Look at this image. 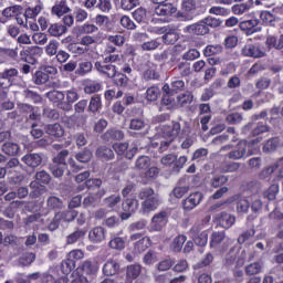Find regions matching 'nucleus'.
<instances>
[{"instance_id":"1","label":"nucleus","mask_w":283,"mask_h":283,"mask_svg":"<svg viewBox=\"0 0 283 283\" xmlns=\"http://www.w3.org/2000/svg\"><path fill=\"white\" fill-rule=\"evenodd\" d=\"M138 198L139 200H144L142 202V209L145 213L156 211L160 205V198L153 188L142 189L138 193Z\"/></svg>"},{"instance_id":"2","label":"nucleus","mask_w":283,"mask_h":283,"mask_svg":"<svg viewBox=\"0 0 283 283\" xmlns=\"http://www.w3.org/2000/svg\"><path fill=\"white\" fill-rule=\"evenodd\" d=\"M161 138L166 140H160L159 154H164L169 149L172 140L178 138L180 134V123H172L171 125H164L160 129Z\"/></svg>"},{"instance_id":"3","label":"nucleus","mask_w":283,"mask_h":283,"mask_svg":"<svg viewBox=\"0 0 283 283\" xmlns=\"http://www.w3.org/2000/svg\"><path fill=\"white\" fill-rule=\"evenodd\" d=\"M46 98H49V101L53 103L57 109L65 112V93L62 91L53 90L46 93Z\"/></svg>"},{"instance_id":"4","label":"nucleus","mask_w":283,"mask_h":283,"mask_svg":"<svg viewBox=\"0 0 283 283\" xmlns=\"http://www.w3.org/2000/svg\"><path fill=\"white\" fill-rule=\"evenodd\" d=\"M123 213L120 214L122 220H129L132 213H136L138 210V199L128 198L123 202Z\"/></svg>"},{"instance_id":"5","label":"nucleus","mask_w":283,"mask_h":283,"mask_svg":"<svg viewBox=\"0 0 283 283\" xmlns=\"http://www.w3.org/2000/svg\"><path fill=\"white\" fill-rule=\"evenodd\" d=\"M169 216L166 211H161L155 214L150 222V231H163L164 227L167 224Z\"/></svg>"},{"instance_id":"6","label":"nucleus","mask_w":283,"mask_h":283,"mask_svg":"<svg viewBox=\"0 0 283 283\" xmlns=\"http://www.w3.org/2000/svg\"><path fill=\"white\" fill-rule=\"evenodd\" d=\"M95 70H97L99 74H103L107 78H114V76H116V73L118 72L116 70V65L105 62H95Z\"/></svg>"},{"instance_id":"7","label":"nucleus","mask_w":283,"mask_h":283,"mask_svg":"<svg viewBox=\"0 0 283 283\" xmlns=\"http://www.w3.org/2000/svg\"><path fill=\"white\" fill-rule=\"evenodd\" d=\"M202 198H205L202 192H193L189 195V197L182 201L185 211H191L192 209H196V207L202 202Z\"/></svg>"},{"instance_id":"8","label":"nucleus","mask_w":283,"mask_h":283,"mask_svg":"<svg viewBox=\"0 0 283 283\" xmlns=\"http://www.w3.org/2000/svg\"><path fill=\"white\" fill-rule=\"evenodd\" d=\"M249 147V143L247 140H240L237 145V149L231 150L227 158L230 160H241V158H244L247 156V148Z\"/></svg>"},{"instance_id":"9","label":"nucleus","mask_w":283,"mask_h":283,"mask_svg":"<svg viewBox=\"0 0 283 283\" xmlns=\"http://www.w3.org/2000/svg\"><path fill=\"white\" fill-rule=\"evenodd\" d=\"M216 220L223 229H231V227L235 224V216L227 211L216 214Z\"/></svg>"},{"instance_id":"10","label":"nucleus","mask_w":283,"mask_h":283,"mask_svg":"<svg viewBox=\"0 0 283 283\" xmlns=\"http://www.w3.org/2000/svg\"><path fill=\"white\" fill-rule=\"evenodd\" d=\"M116 46L109 43L106 44L102 54L104 63H118V61H120V54L116 53Z\"/></svg>"},{"instance_id":"11","label":"nucleus","mask_w":283,"mask_h":283,"mask_svg":"<svg viewBox=\"0 0 283 283\" xmlns=\"http://www.w3.org/2000/svg\"><path fill=\"white\" fill-rule=\"evenodd\" d=\"M185 32H188V34H197L198 36H205V34H209V28H207L205 20H201L197 23L186 27Z\"/></svg>"},{"instance_id":"12","label":"nucleus","mask_w":283,"mask_h":283,"mask_svg":"<svg viewBox=\"0 0 283 283\" xmlns=\"http://www.w3.org/2000/svg\"><path fill=\"white\" fill-rule=\"evenodd\" d=\"M243 56H251L252 59H262L264 56V51L260 44H247L242 49Z\"/></svg>"},{"instance_id":"13","label":"nucleus","mask_w":283,"mask_h":283,"mask_svg":"<svg viewBox=\"0 0 283 283\" xmlns=\"http://www.w3.org/2000/svg\"><path fill=\"white\" fill-rule=\"evenodd\" d=\"M22 163H24L27 167H31V169H36V167L41 166V163H43V156L36 153L27 154L22 157Z\"/></svg>"},{"instance_id":"14","label":"nucleus","mask_w":283,"mask_h":283,"mask_svg":"<svg viewBox=\"0 0 283 283\" xmlns=\"http://www.w3.org/2000/svg\"><path fill=\"white\" fill-rule=\"evenodd\" d=\"M44 132L52 138H63L65 136V129L59 123L45 125Z\"/></svg>"},{"instance_id":"15","label":"nucleus","mask_w":283,"mask_h":283,"mask_svg":"<svg viewBox=\"0 0 283 283\" xmlns=\"http://www.w3.org/2000/svg\"><path fill=\"white\" fill-rule=\"evenodd\" d=\"M43 54V49L40 46H28L24 51H21L20 55L27 56L25 61H32L36 63V59Z\"/></svg>"},{"instance_id":"16","label":"nucleus","mask_w":283,"mask_h":283,"mask_svg":"<svg viewBox=\"0 0 283 283\" xmlns=\"http://www.w3.org/2000/svg\"><path fill=\"white\" fill-rule=\"evenodd\" d=\"M69 12H71V9L67 7V0L56 1L51 9V14L59 17V19Z\"/></svg>"},{"instance_id":"17","label":"nucleus","mask_w":283,"mask_h":283,"mask_svg":"<svg viewBox=\"0 0 283 283\" xmlns=\"http://www.w3.org/2000/svg\"><path fill=\"white\" fill-rule=\"evenodd\" d=\"M176 12H178V9L174 7V4L167 2L158 4V7L155 8V13L158 17H171V14H176Z\"/></svg>"},{"instance_id":"18","label":"nucleus","mask_w":283,"mask_h":283,"mask_svg":"<svg viewBox=\"0 0 283 283\" xmlns=\"http://www.w3.org/2000/svg\"><path fill=\"white\" fill-rule=\"evenodd\" d=\"M102 138L107 143H109V140H123L125 138V133L116 128H111L104 133Z\"/></svg>"},{"instance_id":"19","label":"nucleus","mask_w":283,"mask_h":283,"mask_svg":"<svg viewBox=\"0 0 283 283\" xmlns=\"http://www.w3.org/2000/svg\"><path fill=\"white\" fill-rule=\"evenodd\" d=\"M91 242H103L105 240V229L103 227H95L88 232Z\"/></svg>"},{"instance_id":"20","label":"nucleus","mask_w":283,"mask_h":283,"mask_svg":"<svg viewBox=\"0 0 283 283\" xmlns=\"http://www.w3.org/2000/svg\"><path fill=\"white\" fill-rule=\"evenodd\" d=\"M95 156L101 160H114V150L107 146H99L95 151Z\"/></svg>"},{"instance_id":"21","label":"nucleus","mask_w":283,"mask_h":283,"mask_svg":"<svg viewBox=\"0 0 283 283\" xmlns=\"http://www.w3.org/2000/svg\"><path fill=\"white\" fill-rule=\"evenodd\" d=\"M78 101V93L74 90L66 91V101L64 99L65 112H72V105Z\"/></svg>"},{"instance_id":"22","label":"nucleus","mask_w":283,"mask_h":283,"mask_svg":"<svg viewBox=\"0 0 283 283\" xmlns=\"http://www.w3.org/2000/svg\"><path fill=\"white\" fill-rule=\"evenodd\" d=\"M151 165V158L149 156H139L135 161V169L138 171H145V169H148Z\"/></svg>"},{"instance_id":"23","label":"nucleus","mask_w":283,"mask_h":283,"mask_svg":"<svg viewBox=\"0 0 283 283\" xmlns=\"http://www.w3.org/2000/svg\"><path fill=\"white\" fill-rule=\"evenodd\" d=\"M2 151L7 156H18L19 151H21V147H19L15 143H6L2 145Z\"/></svg>"},{"instance_id":"24","label":"nucleus","mask_w":283,"mask_h":283,"mask_svg":"<svg viewBox=\"0 0 283 283\" xmlns=\"http://www.w3.org/2000/svg\"><path fill=\"white\" fill-rule=\"evenodd\" d=\"M119 269L120 265H118L116 261H107L103 266V273L107 276L116 275Z\"/></svg>"},{"instance_id":"25","label":"nucleus","mask_w":283,"mask_h":283,"mask_svg":"<svg viewBox=\"0 0 283 283\" xmlns=\"http://www.w3.org/2000/svg\"><path fill=\"white\" fill-rule=\"evenodd\" d=\"M51 36H63L67 32V27L59 23L51 24L48 30Z\"/></svg>"},{"instance_id":"26","label":"nucleus","mask_w":283,"mask_h":283,"mask_svg":"<svg viewBox=\"0 0 283 283\" xmlns=\"http://www.w3.org/2000/svg\"><path fill=\"white\" fill-rule=\"evenodd\" d=\"M142 271L143 268L140 266V264L128 265L126 271V277H128V280H136V277L140 275Z\"/></svg>"},{"instance_id":"27","label":"nucleus","mask_w":283,"mask_h":283,"mask_svg":"<svg viewBox=\"0 0 283 283\" xmlns=\"http://www.w3.org/2000/svg\"><path fill=\"white\" fill-rule=\"evenodd\" d=\"M238 169H240V163L226 161L220 165V170L223 174H231L233 171H238Z\"/></svg>"},{"instance_id":"28","label":"nucleus","mask_w":283,"mask_h":283,"mask_svg":"<svg viewBox=\"0 0 283 283\" xmlns=\"http://www.w3.org/2000/svg\"><path fill=\"white\" fill-rule=\"evenodd\" d=\"M81 269L86 275H94L98 271V265L92 261H84Z\"/></svg>"},{"instance_id":"29","label":"nucleus","mask_w":283,"mask_h":283,"mask_svg":"<svg viewBox=\"0 0 283 283\" xmlns=\"http://www.w3.org/2000/svg\"><path fill=\"white\" fill-rule=\"evenodd\" d=\"M258 25H260V20L258 19L245 20L240 23V30L243 32H253V28H258Z\"/></svg>"},{"instance_id":"30","label":"nucleus","mask_w":283,"mask_h":283,"mask_svg":"<svg viewBox=\"0 0 283 283\" xmlns=\"http://www.w3.org/2000/svg\"><path fill=\"white\" fill-rule=\"evenodd\" d=\"M280 147V138H271L269 139L264 146H263V151L264 154H271L272 151H275Z\"/></svg>"},{"instance_id":"31","label":"nucleus","mask_w":283,"mask_h":283,"mask_svg":"<svg viewBox=\"0 0 283 283\" xmlns=\"http://www.w3.org/2000/svg\"><path fill=\"white\" fill-rule=\"evenodd\" d=\"M227 238V233L224 231H217L211 234L210 247H218V244H222L224 239Z\"/></svg>"},{"instance_id":"32","label":"nucleus","mask_w":283,"mask_h":283,"mask_svg":"<svg viewBox=\"0 0 283 283\" xmlns=\"http://www.w3.org/2000/svg\"><path fill=\"white\" fill-rule=\"evenodd\" d=\"M43 10V7L41 4H36L34 7H29L23 17L24 19H35V17H39L41 14V11Z\"/></svg>"},{"instance_id":"33","label":"nucleus","mask_w":283,"mask_h":283,"mask_svg":"<svg viewBox=\"0 0 283 283\" xmlns=\"http://www.w3.org/2000/svg\"><path fill=\"white\" fill-rule=\"evenodd\" d=\"M76 216H78V212L76 210H67L57 213L56 218H60V220H63V222H73V220L76 219Z\"/></svg>"},{"instance_id":"34","label":"nucleus","mask_w":283,"mask_h":283,"mask_svg":"<svg viewBox=\"0 0 283 283\" xmlns=\"http://www.w3.org/2000/svg\"><path fill=\"white\" fill-rule=\"evenodd\" d=\"M0 56L3 59H17L19 56V48L8 49L0 46Z\"/></svg>"},{"instance_id":"35","label":"nucleus","mask_w":283,"mask_h":283,"mask_svg":"<svg viewBox=\"0 0 283 283\" xmlns=\"http://www.w3.org/2000/svg\"><path fill=\"white\" fill-rule=\"evenodd\" d=\"M46 207L53 210L63 209V200L59 197L50 196L46 200Z\"/></svg>"},{"instance_id":"36","label":"nucleus","mask_w":283,"mask_h":283,"mask_svg":"<svg viewBox=\"0 0 283 283\" xmlns=\"http://www.w3.org/2000/svg\"><path fill=\"white\" fill-rule=\"evenodd\" d=\"M178 32L176 30H169L166 32V34L163 35V41L167 45H174L178 41Z\"/></svg>"},{"instance_id":"37","label":"nucleus","mask_w":283,"mask_h":283,"mask_svg":"<svg viewBox=\"0 0 283 283\" xmlns=\"http://www.w3.org/2000/svg\"><path fill=\"white\" fill-rule=\"evenodd\" d=\"M70 156V151L62 150L60 151L54 158L51 165H60L62 167H67V163L65 161V158Z\"/></svg>"},{"instance_id":"38","label":"nucleus","mask_w":283,"mask_h":283,"mask_svg":"<svg viewBox=\"0 0 283 283\" xmlns=\"http://www.w3.org/2000/svg\"><path fill=\"white\" fill-rule=\"evenodd\" d=\"M98 31V27L96 24L92 23H84L81 27H78V34H95V32Z\"/></svg>"},{"instance_id":"39","label":"nucleus","mask_w":283,"mask_h":283,"mask_svg":"<svg viewBox=\"0 0 283 283\" xmlns=\"http://www.w3.org/2000/svg\"><path fill=\"white\" fill-rule=\"evenodd\" d=\"M103 107V103L101 102V96L95 95L91 98L88 104V112L96 114Z\"/></svg>"},{"instance_id":"40","label":"nucleus","mask_w":283,"mask_h":283,"mask_svg":"<svg viewBox=\"0 0 283 283\" xmlns=\"http://www.w3.org/2000/svg\"><path fill=\"white\" fill-rule=\"evenodd\" d=\"M85 233H87V231L76 230L75 232L71 233L66 238V244H74V243L78 242V240H81L82 238H85Z\"/></svg>"},{"instance_id":"41","label":"nucleus","mask_w":283,"mask_h":283,"mask_svg":"<svg viewBox=\"0 0 283 283\" xmlns=\"http://www.w3.org/2000/svg\"><path fill=\"white\" fill-rule=\"evenodd\" d=\"M185 242H187V237L186 235H178L177 238H175L174 242H172V251H175V253H180V251H182V247H185Z\"/></svg>"},{"instance_id":"42","label":"nucleus","mask_w":283,"mask_h":283,"mask_svg":"<svg viewBox=\"0 0 283 283\" xmlns=\"http://www.w3.org/2000/svg\"><path fill=\"white\" fill-rule=\"evenodd\" d=\"M21 10H23V8L21 6H11V7L6 8L2 11V14L7 19H10L12 17H19V12H21Z\"/></svg>"},{"instance_id":"43","label":"nucleus","mask_w":283,"mask_h":283,"mask_svg":"<svg viewBox=\"0 0 283 283\" xmlns=\"http://www.w3.org/2000/svg\"><path fill=\"white\" fill-rule=\"evenodd\" d=\"M205 56H216L218 54H222V45L217 44V45H208L206 46L203 51Z\"/></svg>"},{"instance_id":"44","label":"nucleus","mask_w":283,"mask_h":283,"mask_svg":"<svg viewBox=\"0 0 283 283\" xmlns=\"http://www.w3.org/2000/svg\"><path fill=\"white\" fill-rule=\"evenodd\" d=\"M261 272H262V263L260 262L250 263L249 265L245 266L247 275H258Z\"/></svg>"},{"instance_id":"45","label":"nucleus","mask_w":283,"mask_h":283,"mask_svg":"<svg viewBox=\"0 0 283 283\" xmlns=\"http://www.w3.org/2000/svg\"><path fill=\"white\" fill-rule=\"evenodd\" d=\"M44 50L48 56H56V54L59 53V41L51 40L49 44L44 48Z\"/></svg>"},{"instance_id":"46","label":"nucleus","mask_w":283,"mask_h":283,"mask_svg":"<svg viewBox=\"0 0 283 283\" xmlns=\"http://www.w3.org/2000/svg\"><path fill=\"white\" fill-rule=\"evenodd\" d=\"M33 81L35 85H44V83H48V81H50V75H48V73L43 71H36L33 76Z\"/></svg>"},{"instance_id":"47","label":"nucleus","mask_w":283,"mask_h":283,"mask_svg":"<svg viewBox=\"0 0 283 283\" xmlns=\"http://www.w3.org/2000/svg\"><path fill=\"white\" fill-rule=\"evenodd\" d=\"M160 96V88L158 86H150L146 91V99L154 102L158 101V97Z\"/></svg>"},{"instance_id":"48","label":"nucleus","mask_w":283,"mask_h":283,"mask_svg":"<svg viewBox=\"0 0 283 283\" xmlns=\"http://www.w3.org/2000/svg\"><path fill=\"white\" fill-rule=\"evenodd\" d=\"M111 249H115L116 251H123L125 249V240L120 237H114L109 243H108Z\"/></svg>"},{"instance_id":"49","label":"nucleus","mask_w":283,"mask_h":283,"mask_svg":"<svg viewBox=\"0 0 283 283\" xmlns=\"http://www.w3.org/2000/svg\"><path fill=\"white\" fill-rule=\"evenodd\" d=\"M92 62H82L78 64V69L75 71L78 76H85V74H90L92 72Z\"/></svg>"},{"instance_id":"50","label":"nucleus","mask_w":283,"mask_h":283,"mask_svg":"<svg viewBox=\"0 0 283 283\" xmlns=\"http://www.w3.org/2000/svg\"><path fill=\"white\" fill-rule=\"evenodd\" d=\"M65 169H67V166L50 164V171L53 174L54 178H62L63 174H65Z\"/></svg>"},{"instance_id":"51","label":"nucleus","mask_w":283,"mask_h":283,"mask_svg":"<svg viewBox=\"0 0 283 283\" xmlns=\"http://www.w3.org/2000/svg\"><path fill=\"white\" fill-rule=\"evenodd\" d=\"M35 260L36 255H34V253H27L22 255L18 262L20 266H30V264H32V262H34Z\"/></svg>"},{"instance_id":"52","label":"nucleus","mask_w":283,"mask_h":283,"mask_svg":"<svg viewBox=\"0 0 283 283\" xmlns=\"http://www.w3.org/2000/svg\"><path fill=\"white\" fill-rule=\"evenodd\" d=\"M202 229H205V220H200L192 226L189 231L190 238H196V235H200V233H202Z\"/></svg>"},{"instance_id":"53","label":"nucleus","mask_w":283,"mask_h":283,"mask_svg":"<svg viewBox=\"0 0 283 283\" xmlns=\"http://www.w3.org/2000/svg\"><path fill=\"white\" fill-rule=\"evenodd\" d=\"M35 180L38 182H41L42 185H50V180H52V177L48 171L41 170L35 174Z\"/></svg>"},{"instance_id":"54","label":"nucleus","mask_w":283,"mask_h":283,"mask_svg":"<svg viewBox=\"0 0 283 283\" xmlns=\"http://www.w3.org/2000/svg\"><path fill=\"white\" fill-rule=\"evenodd\" d=\"M43 116L49 120H59V118H61V114L54 108H44Z\"/></svg>"},{"instance_id":"55","label":"nucleus","mask_w":283,"mask_h":283,"mask_svg":"<svg viewBox=\"0 0 283 283\" xmlns=\"http://www.w3.org/2000/svg\"><path fill=\"white\" fill-rule=\"evenodd\" d=\"M265 43L268 46L274 48V50H282V42H281L280 38L270 35L266 38Z\"/></svg>"},{"instance_id":"56","label":"nucleus","mask_w":283,"mask_h":283,"mask_svg":"<svg viewBox=\"0 0 283 283\" xmlns=\"http://www.w3.org/2000/svg\"><path fill=\"white\" fill-rule=\"evenodd\" d=\"M103 202L106 207H108V209H114L115 206L120 203V196H118V195L109 196V197L105 198L103 200Z\"/></svg>"},{"instance_id":"57","label":"nucleus","mask_w":283,"mask_h":283,"mask_svg":"<svg viewBox=\"0 0 283 283\" xmlns=\"http://www.w3.org/2000/svg\"><path fill=\"white\" fill-rule=\"evenodd\" d=\"M127 76L123 73H115V76L113 77V83L115 85H118L119 87H126L127 86Z\"/></svg>"},{"instance_id":"58","label":"nucleus","mask_w":283,"mask_h":283,"mask_svg":"<svg viewBox=\"0 0 283 283\" xmlns=\"http://www.w3.org/2000/svg\"><path fill=\"white\" fill-rule=\"evenodd\" d=\"M61 269L64 275H70V272L74 271V260L70 258L66 259L65 261L62 262Z\"/></svg>"},{"instance_id":"59","label":"nucleus","mask_w":283,"mask_h":283,"mask_svg":"<svg viewBox=\"0 0 283 283\" xmlns=\"http://www.w3.org/2000/svg\"><path fill=\"white\" fill-rule=\"evenodd\" d=\"M251 10V6H249L248 3H239V4H234L232 6V12L233 14H247V11Z\"/></svg>"},{"instance_id":"60","label":"nucleus","mask_w":283,"mask_h":283,"mask_svg":"<svg viewBox=\"0 0 283 283\" xmlns=\"http://www.w3.org/2000/svg\"><path fill=\"white\" fill-rule=\"evenodd\" d=\"M92 150L84 149L83 151L78 153L75 158L78 163H90L92 160Z\"/></svg>"},{"instance_id":"61","label":"nucleus","mask_w":283,"mask_h":283,"mask_svg":"<svg viewBox=\"0 0 283 283\" xmlns=\"http://www.w3.org/2000/svg\"><path fill=\"white\" fill-rule=\"evenodd\" d=\"M94 23L97 28H105V25H109V17L97 14L94 18Z\"/></svg>"},{"instance_id":"62","label":"nucleus","mask_w":283,"mask_h":283,"mask_svg":"<svg viewBox=\"0 0 283 283\" xmlns=\"http://www.w3.org/2000/svg\"><path fill=\"white\" fill-rule=\"evenodd\" d=\"M158 73L156 72V66H149L145 72H144V78L146 81H156L158 80Z\"/></svg>"},{"instance_id":"63","label":"nucleus","mask_w":283,"mask_h":283,"mask_svg":"<svg viewBox=\"0 0 283 283\" xmlns=\"http://www.w3.org/2000/svg\"><path fill=\"white\" fill-rule=\"evenodd\" d=\"M261 20L268 25H275V17L271 11L261 12Z\"/></svg>"},{"instance_id":"64","label":"nucleus","mask_w":283,"mask_h":283,"mask_svg":"<svg viewBox=\"0 0 283 283\" xmlns=\"http://www.w3.org/2000/svg\"><path fill=\"white\" fill-rule=\"evenodd\" d=\"M33 39V43H35L36 45H45V43H48V35L45 33H34L32 35Z\"/></svg>"}]
</instances>
